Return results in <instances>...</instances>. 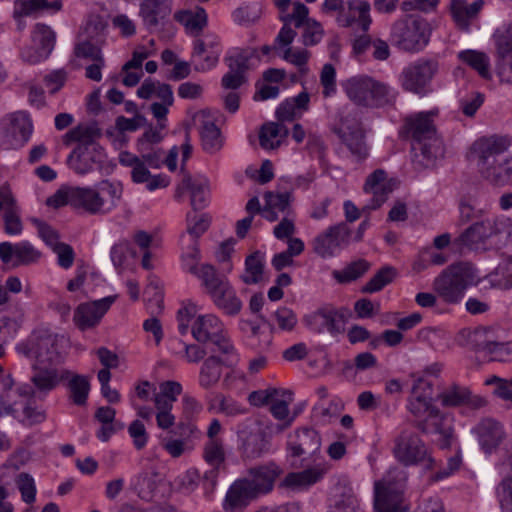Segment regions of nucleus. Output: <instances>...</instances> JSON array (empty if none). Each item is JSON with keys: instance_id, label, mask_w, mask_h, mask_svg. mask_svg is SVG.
Returning a JSON list of instances; mask_svg holds the SVG:
<instances>
[{"instance_id": "1", "label": "nucleus", "mask_w": 512, "mask_h": 512, "mask_svg": "<svg viewBox=\"0 0 512 512\" xmlns=\"http://www.w3.org/2000/svg\"><path fill=\"white\" fill-rule=\"evenodd\" d=\"M510 146L508 137L498 135L482 137L473 144L479 172L494 186L502 187L512 180V157L505 155Z\"/></svg>"}, {"instance_id": "2", "label": "nucleus", "mask_w": 512, "mask_h": 512, "mask_svg": "<svg viewBox=\"0 0 512 512\" xmlns=\"http://www.w3.org/2000/svg\"><path fill=\"white\" fill-rule=\"evenodd\" d=\"M439 115V109L421 111L408 116L405 119V129L408 137L414 141L413 149L419 150L425 165L432 163L444 153L443 142L439 137L435 125V119Z\"/></svg>"}, {"instance_id": "3", "label": "nucleus", "mask_w": 512, "mask_h": 512, "mask_svg": "<svg viewBox=\"0 0 512 512\" xmlns=\"http://www.w3.org/2000/svg\"><path fill=\"white\" fill-rule=\"evenodd\" d=\"M478 281L476 269L471 263L460 262L447 267L432 283L434 292L447 304H457L465 290Z\"/></svg>"}, {"instance_id": "4", "label": "nucleus", "mask_w": 512, "mask_h": 512, "mask_svg": "<svg viewBox=\"0 0 512 512\" xmlns=\"http://www.w3.org/2000/svg\"><path fill=\"white\" fill-rule=\"evenodd\" d=\"M123 195L121 183L101 181L97 188L75 187L74 208L90 215H106L114 210Z\"/></svg>"}, {"instance_id": "5", "label": "nucleus", "mask_w": 512, "mask_h": 512, "mask_svg": "<svg viewBox=\"0 0 512 512\" xmlns=\"http://www.w3.org/2000/svg\"><path fill=\"white\" fill-rule=\"evenodd\" d=\"M431 31L426 19L409 15L391 26L390 41L401 51L419 53L428 45Z\"/></svg>"}, {"instance_id": "6", "label": "nucleus", "mask_w": 512, "mask_h": 512, "mask_svg": "<svg viewBox=\"0 0 512 512\" xmlns=\"http://www.w3.org/2000/svg\"><path fill=\"white\" fill-rule=\"evenodd\" d=\"M461 345L489 357V361L512 362V342L498 341L494 331L486 327L463 330L459 336Z\"/></svg>"}, {"instance_id": "7", "label": "nucleus", "mask_w": 512, "mask_h": 512, "mask_svg": "<svg viewBox=\"0 0 512 512\" xmlns=\"http://www.w3.org/2000/svg\"><path fill=\"white\" fill-rule=\"evenodd\" d=\"M391 449L395 459L404 466L421 465L427 470L435 467V460L431 456L425 442L413 430H402L393 440Z\"/></svg>"}, {"instance_id": "8", "label": "nucleus", "mask_w": 512, "mask_h": 512, "mask_svg": "<svg viewBox=\"0 0 512 512\" xmlns=\"http://www.w3.org/2000/svg\"><path fill=\"white\" fill-rule=\"evenodd\" d=\"M191 332L194 339L206 344L211 353L234 355V346L227 336L223 323L214 315H202L194 321Z\"/></svg>"}, {"instance_id": "9", "label": "nucleus", "mask_w": 512, "mask_h": 512, "mask_svg": "<svg viewBox=\"0 0 512 512\" xmlns=\"http://www.w3.org/2000/svg\"><path fill=\"white\" fill-rule=\"evenodd\" d=\"M439 71V62L434 58L421 57L407 65L400 75L402 87L421 97L431 91V82Z\"/></svg>"}, {"instance_id": "10", "label": "nucleus", "mask_w": 512, "mask_h": 512, "mask_svg": "<svg viewBox=\"0 0 512 512\" xmlns=\"http://www.w3.org/2000/svg\"><path fill=\"white\" fill-rule=\"evenodd\" d=\"M341 85L347 97L357 106L377 107L384 96V85L367 75L352 76Z\"/></svg>"}, {"instance_id": "11", "label": "nucleus", "mask_w": 512, "mask_h": 512, "mask_svg": "<svg viewBox=\"0 0 512 512\" xmlns=\"http://www.w3.org/2000/svg\"><path fill=\"white\" fill-rule=\"evenodd\" d=\"M59 336L47 329L35 330L21 351L39 364H56L61 356L58 348Z\"/></svg>"}, {"instance_id": "12", "label": "nucleus", "mask_w": 512, "mask_h": 512, "mask_svg": "<svg viewBox=\"0 0 512 512\" xmlns=\"http://www.w3.org/2000/svg\"><path fill=\"white\" fill-rule=\"evenodd\" d=\"M415 427L424 435H438V446L449 448L454 436L453 418L442 413L437 407L425 415L416 416Z\"/></svg>"}, {"instance_id": "13", "label": "nucleus", "mask_w": 512, "mask_h": 512, "mask_svg": "<svg viewBox=\"0 0 512 512\" xmlns=\"http://www.w3.org/2000/svg\"><path fill=\"white\" fill-rule=\"evenodd\" d=\"M503 222L495 217H486L473 222L457 238L461 246L471 250L484 249L488 241L499 235Z\"/></svg>"}, {"instance_id": "14", "label": "nucleus", "mask_w": 512, "mask_h": 512, "mask_svg": "<svg viewBox=\"0 0 512 512\" xmlns=\"http://www.w3.org/2000/svg\"><path fill=\"white\" fill-rule=\"evenodd\" d=\"M352 231L348 224L340 222L328 227L317 235L313 242V251L322 258L332 257L337 250L349 245Z\"/></svg>"}, {"instance_id": "15", "label": "nucleus", "mask_w": 512, "mask_h": 512, "mask_svg": "<svg viewBox=\"0 0 512 512\" xmlns=\"http://www.w3.org/2000/svg\"><path fill=\"white\" fill-rule=\"evenodd\" d=\"M348 14H343L344 2L343 0H325L322 4V10L325 13L340 12L337 21L344 27L350 26L353 22L358 21L364 31L370 25L369 11L370 5L362 0H350L347 2Z\"/></svg>"}, {"instance_id": "16", "label": "nucleus", "mask_w": 512, "mask_h": 512, "mask_svg": "<svg viewBox=\"0 0 512 512\" xmlns=\"http://www.w3.org/2000/svg\"><path fill=\"white\" fill-rule=\"evenodd\" d=\"M237 436L240 456L244 461L259 459L270 451V438L260 428L245 426L238 431Z\"/></svg>"}, {"instance_id": "17", "label": "nucleus", "mask_w": 512, "mask_h": 512, "mask_svg": "<svg viewBox=\"0 0 512 512\" xmlns=\"http://www.w3.org/2000/svg\"><path fill=\"white\" fill-rule=\"evenodd\" d=\"M282 473V468L274 461H270L249 468L246 476L241 479L248 484V487L259 498L273 490L277 478H279Z\"/></svg>"}, {"instance_id": "18", "label": "nucleus", "mask_w": 512, "mask_h": 512, "mask_svg": "<svg viewBox=\"0 0 512 512\" xmlns=\"http://www.w3.org/2000/svg\"><path fill=\"white\" fill-rule=\"evenodd\" d=\"M115 300L116 296H107L99 300L79 304L73 316L77 328L85 331L98 325Z\"/></svg>"}, {"instance_id": "19", "label": "nucleus", "mask_w": 512, "mask_h": 512, "mask_svg": "<svg viewBox=\"0 0 512 512\" xmlns=\"http://www.w3.org/2000/svg\"><path fill=\"white\" fill-rule=\"evenodd\" d=\"M104 150L99 145H78L68 156L69 166L79 175L100 169L104 161Z\"/></svg>"}, {"instance_id": "20", "label": "nucleus", "mask_w": 512, "mask_h": 512, "mask_svg": "<svg viewBox=\"0 0 512 512\" xmlns=\"http://www.w3.org/2000/svg\"><path fill=\"white\" fill-rule=\"evenodd\" d=\"M407 473L404 469H390L386 477V512H408L404 499Z\"/></svg>"}, {"instance_id": "21", "label": "nucleus", "mask_w": 512, "mask_h": 512, "mask_svg": "<svg viewBox=\"0 0 512 512\" xmlns=\"http://www.w3.org/2000/svg\"><path fill=\"white\" fill-rule=\"evenodd\" d=\"M40 257L41 252L28 241H21L16 244L11 242L0 243L1 261L4 264H10L13 268L35 263Z\"/></svg>"}, {"instance_id": "22", "label": "nucleus", "mask_w": 512, "mask_h": 512, "mask_svg": "<svg viewBox=\"0 0 512 512\" xmlns=\"http://www.w3.org/2000/svg\"><path fill=\"white\" fill-rule=\"evenodd\" d=\"M442 406L444 407H460L466 406L470 409L477 410L484 407L487 401L471 392L468 387L453 384L446 388L438 395Z\"/></svg>"}, {"instance_id": "23", "label": "nucleus", "mask_w": 512, "mask_h": 512, "mask_svg": "<svg viewBox=\"0 0 512 512\" xmlns=\"http://www.w3.org/2000/svg\"><path fill=\"white\" fill-rule=\"evenodd\" d=\"M321 438L318 432L312 428L296 430L289 436L287 449L291 457L298 458L304 455L311 456L319 451Z\"/></svg>"}, {"instance_id": "24", "label": "nucleus", "mask_w": 512, "mask_h": 512, "mask_svg": "<svg viewBox=\"0 0 512 512\" xmlns=\"http://www.w3.org/2000/svg\"><path fill=\"white\" fill-rule=\"evenodd\" d=\"M53 364H39L33 363L31 376V382L35 389L40 392L47 394L54 390L60 383L65 380L71 374L69 370H62L59 374L55 367H51Z\"/></svg>"}, {"instance_id": "25", "label": "nucleus", "mask_w": 512, "mask_h": 512, "mask_svg": "<svg viewBox=\"0 0 512 512\" xmlns=\"http://www.w3.org/2000/svg\"><path fill=\"white\" fill-rule=\"evenodd\" d=\"M434 391L432 382L419 378L415 381L409 397L408 409L416 416L425 415L436 408L433 405Z\"/></svg>"}, {"instance_id": "26", "label": "nucleus", "mask_w": 512, "mask_h": 512, "mask_svg": "<svg viewBox=\"0 0 512 512\" xmlns=\"http://www.w3.org/2000/svg\"><path fill=\"white\" fill-rule=\"evenodd\" d=\"M485 453H492L504 440L505 431L498 421L492 418L482 419L472 430Z\"/></svg>"}, {"instance_id": "27", "label": "nucleus", "mask_w": 512, "mask_h": 512, "mask_svg": "<svg viewBox=\"0 0 512 512\" xmlns=\"http://www.w3.org/2000/svg\"><path fill=\"white\" fill-rule=\"evenodd\" d=\"M2 123L15 145L22 147L29 141L33 132V124L28 113L23 111L10 113L2 119Z\"/></svg>"}, {"instance_id": "28", "label": "nucleus", "mask_w": 512, "mask_h": 512, "mask_svg": "<svg viewBox=\"0 0 512 512\" xmlns=\"http://www.w3.org/2000/svg\"><path fill=\"white\" fill-rule=\"evenodd\" d=\"M252 54L241 50L235 55L225 58L229 68V71L224 74L221 80V84L225 89L236 90L246 82L245 73Z\"/></svg>"}, {"instance_id": "29", "label": "nucleus", "mask_w": 512, "mask_h": 512, "mask_svg": "<svg viewBox=\"0 0 512 512\" xmlns=\"http://www.w3.org/2000/svg\"><path fill=\"white\" fill-rule=\"evenodd\" d=\"M257 498L248 484L239 478L228 488L222 508L225 512H243Z\"/></svg>"}, {"instance_id": "30", "label": "nucleus", "mask_w": 512, "mask_h": 512, "mask_svg": "<svg viewBox=\"0 0 512 512\" xmlns=\"http://www.w3.org/2000/svg\"><path fill=\"white\" fill-rule=\"evenodd\" d=\"M199 123L202 148L209 154L218 152L223 146L221 131L205 110L198 112L194 118Z\"/></svg>"}, {"instance_id": "31", "label": "nucleus", "mask_w": 512, "mask_h": 512, "mask_svg": "<svg viewBox=\"0 0 512 512\" xmlns=\"http://www.w3.org/2000/svg\"><path fill=\"white\" fill-rule=\"evenodd\" d=\"M303 321L315 333L327 331L331 334H337L340 332L338 314L333 307H321L306 315Z\"/></svg>"}, {"instance_id": "32", "label": "nucleus", "mask_w": 512, "mask_h": 512, "mask_svg": "<svg viewBox=\"0 0 512 512\" xmlns=\"http://www.w3.org/2000/svg\"><path fill=\"white\" fill-rule=\"evenodd\" d=\"M172 0H142L139 7V16L144 26L149 30L158 27L161 20L170 15Z\"/></svg>"}, {"instance_id": "33", "label": "nucleus", "mask_w": 512, "mask_h": 512, "mask_svg": "<svg viewBox=\"0 0 512 512\" xmlns=\"http://www.w3.org/2000/svg\"><path fill=\"white\" fill-rule=\"evenodd\" d=\"M217 354L218 353H212L203 361L200 367L198 383L199 386L205 390L212 389L218 384L222 375V366H228L232 362L229 359L231 356L221 358Z\"/></svg>"}, {"instance_id": "34", "label": "nucleus", "mask_w": 512, "mask_h": 512, "mask_svg": "<svg viewBox=\"0 0 512 512\" xmlns=\"http://www.w3.org/2000/svg\"><path fill=\"white\" fill-rule=\"evenodd\" d=\"M336 133L357 160L366 158L368 150L364 140V131L358 123H354L351 126L341 124L340 127L336 129Z\"/></svg>"}, {"instance_id": "35", "label": "nucleus", "mask_w": 512, "mask_h": 512, "mask_svg": "<svg viewBox=\"0 0 512 512\" xmlns=\"http://www.w3.org/2000/svg\"><path fill=\"white\" fill-rule=\"evenodd\" d=\"M363 192L370 198L363 206L362 212L369 214L379 209L384 203V169H376L368 175L363 186Z\"/></svg>"}, {"instance_id": "36", "label": "nucleus", "mask_w": 512, "mask_h": 512, "mask_svg": "<svg viewBox=\"0 0 512 512\" xmlns=\"http://www.w3.org/2000/svg\"><path fill=\"white\" fill-rule=\"evenodd\" d=\"M327 469L315 466L300 472H290L280 483V487L291 490H303L319 482L326 474Z\"/></svg>"}, {"instance_id": "37", "label": "nucleus", "mask_w": 512, "mask_h": 512, "mask_svg": "<svg viewBox=\"0 0 512 512\" xmlns=\"http://www.w3.org/2000/svg\"><path fill=\"white\" fill-rule=\"evenodd\" d=\"M484 6V0L468 3L466 0H451L450 11L456 24L467 30Z\"/></svg>"}, {"instance_id": "38", "label": "nucleus", "mask_w": 512, "mask_h": 512, "mask_svg": "<svg viewBox=\"0 0 512 512\" xmlns=\"http://www.w3.org/2000/svg\"><path fill=\"white\" fill-rule=\"evenodd\" d=\"M102 136V130L96 121L79 124L69 130L63 136V143L70 145L73 142H79L78 145H97L95 141Z\"/></svg>"}, {"instance_id": "39", "label": "nucleus", "mask_w": 512, "mask_h": 512, "mask_svg": "<svg viewBox=\"0 0 512 512\" xmlns=\"http://www.w3.org/2000/svg\"><path fill=\"white\" fill-rule=\"evenodd\" d=\"M214 304L227 315H237L242 308V302L236 295L235 290L230 282L210 295Z\"/></svg>"}, {"instance_id": "40", "label": "nucleus", "mask_w": 512, "mask_h": 512, "mask_svg": "<svg viewBox=\"0 0 512 512\" xmlns=\"http://www.w3.org/2000/svg\"><path fill=\"white\" fill-rule=\"evenodd\" d=\"M289 135L288 128L280 123L267 122L264 123L259 131V144L265 150H273L278 148L282 139Z\"/></svg>"}, {"instance_id": "41", "label": "nucleus", "mask_w": 512, "mask_h": 512, "mask_svg": "<svg viewBox=\"0 0 512 512\" xmlns=\"http://www.w3.org/2000/svg\"><path fill=\"white\" fill-rule=\"evenodd\" d=\"M16 9L14 10V18L26 17L34 15L42 10L59 11L62 8L61 0H20L16 2Z\"/></svg>"}, {"instance_id": "42", "label": "nucleus", "mask_w": 512, "mask_h": 512, "mask_svg": "<svg viewBox=\"0 0 512 512\" xmlns=\"http://www.w3.org/2000/svg\"><path fill=\"white\" fill-rule=\"evenodd\" d=\"M32 41L42 51V56H49L56 44V33L48 25L37 23L32 30Z\"/></svg>"}, {"instance_id": "43", "label": "nucleus", "mask_w": 512, "mask_h": 512, "mask_svg": "<svg viewBox=\"0 0 512 512\" xmlns=\"http://www.w3.org/2000/svg\"><path fill=\"white\" fill-rule=\"evenodd\" d=\"M67 379V387L70 392V399L75 405L84 406L87 403L90 391L89 378L87 376L74 374L71 372Z\"/></svg>"}, {"instance_id": "44", "label": "nucleus", "mask_w": 512, "mask_h": 512, "mask_svg": "<svg viewBox=\"0 0 512 512\" xmlns=\"http://www.w3.org/2000/svg\"><path fill=\"white\" fill-rule=\"evenodd\" d=\"M174 19L192 33H199L207 24V14L202 7H198L195 12L191 10L177 11L174 14Z\"/></svg>"}, {"instance_id": "45", "label": "nucleus", "mask_w": 512, "mask_h": 512, "mask_svg": "<svg viewBox=\"0 0 512 512\" xmlns=\"http://www.w3.org/2000/svg\"><path fill=\"white\" fill-rule=\"evenodd\" d=\"M370 268V264L364 259L352 261L341 270L332 272L333 278L341 284H347L361 278Z\"/></svg>"}, {"instance_id": "46", "label": "nucleus", "mask_w": 512, "mask_h": 512, "mask_svg": "<svg viewBox=\"0 0 512 512\" xmlns=\"http://www.w3.org/2000/svg\"><path fill=\"white\" fill-rule=\"evenodd\" d=\"M263 271V255L260 251H255L246 257L245 273L240 278L245 284H257L262 280Z\"/></svg>"}, {"instance_id": "47", "label": "nucleus", "mask_w": 512, "mask_h": 512, "mask_svg": "<svg viewBox=\"0 0 512 512\" xmlns=\"http://www.w3.org/2000/svg\"><path fill=\"white\" fill-rule=\"evenodd\" d=\"M159 474L156 471H143L136 477L134 489L137 495L145 501H151L157 490V478Z\"/></svg>"}, {"instance_id": "48", "label": "nucleus", "mask_w": 512, "mask_h": 512, "mask_svg": "<svg viewBox=\"0 0 512 512\" xmlns=\"http://www.w3.org/2000/svg\"><path fill=\"white\" fill-rule=\"evenodd\" d=\"M459 58L472 69L476 70L482 78L487 80L491 79L490 60L485 53L467 50L460 52Z\"/></svg>"}, {"instance_id": "49", "label": "nucleus", "mask_w": 512, "mask_h": 512, "mask_svg": "<svg viewBox=\"0 0 512 512\" xmlns=\"http://www.w3.org/2000/svg\"><path fill=\"white\" fill-rule=\"evenodd\" d=\"M196 277L202 281V285L205 287L209 295L216 292L219 288L229 282L225 276L220 275L216 268L210 264H202Z\"/></svg>"}, {"instance_id": "50", "label": "nucleus", "mask_w": 512, "mask_h": 512, "mask_svg": "<svg viewBox=\"0 0 512 512\" xmlns=\"http://www.w3.org/2000/svg\"><path fill=\"white\" fill-rule=\"evenodd\" d=\"M108 22L98 14L88 17L84 27L85 38L105 44Z\"/></svg>"}, {"instance_id": "51", "label": "nucleus", "mask_w": 512, "mask_h": 512, "mask_svg": "<svg viewBox=\"0 0 512 512\" xmlns=\"http://www.w3.org/2000/svg\"><path fill=\"white\" fill-rule=\"evenodd\" d=\"M209 199V181L204 177L193 179L191 191V206L193 210H201L208 204Z\"/></svg>"}, {"instance_id": "52", "label": "nucleus", "mask_w": 512, "mask_h": 512, "mask_svg": "<svg viewBox=\"0 0 512 512\" xmlns=\"http://www.w3.org/2000/svg\"><path fill=\"white\" fill-rule=\"evenodd\" d=\"M104 44L97 41L84 38L74 47V55L78 58L90 59L92 61H102V47Z\"/></svg>"}, {"instance_id": "53", "label": "nucleus", "mask_w": 512, "mask_h": 512, "mask_svg": "<svg viewBox=\"0 0 512 512\" xmlns=\"http://www.w3.org/2000/svg\"><path fill=\"white\" fill-rule=\"evenodd\" d=\"M495 42V56L512 53V24H504L497 28L493 34Z\"/></svg>"}, {"instance_id": "54", "label": "nucleus", "mask_w": 512, "mask_h": 512, "mask_svg": "<svg viewBox=\"0 0 512 512\" xmlns=\"http://www.w3.org/2000/svg\"><path fill=\"white\" fill-rule=\"evenodd\" d=\"M204 459L212 466H219L225 461L223 440H208L204 446Z\"/></svg>"}, {"instance_id": "55", "label": "nucleus", "mask_w": 512, "mask_h": 512, "mask_svg": "<svg viewBox=\"0 0 512 512\" xmlns=\"http://www.w3.org/2000/svg\"><path fill=\"white\" fill-rule=\"evenodd\" d=\"M17 487L21 493L22 500L32 504L36 499V485L33 477L25 472L20 473L16 478Z\"/></svg>"}, {"instance_id": "56", "label": "nucleus", "mask_w": 512, "mask_h": 512, "mask_svg": "<svg viewBox=\"0 0 512 512\" xmlns=\"http://www.w3.org/2000/svg\"><path fill=\"white\" fill-rule=\"evenodd\" d=\"M187 232L195 239L199 238L210 226V217L207 214H187Z\"/></svg>"}, {"instance_id": "57", "label": "nucleus", "mask_w": 512, "mask_h": 512, "mask_svg": "<svg viewBox=\"0 0 512 512\" xmlns=\"http://www.w3.org/2000/svg\"><path fill=\"white\" fill-rule=\"evenodd\" d=\"M320 84L323 87L322 94L325 98L336 93V70L330 63L324 64L320 73Z\"/></svg>"}, {"instance_id": "58", "label": "nucleus", "mask_w": 512, "mask_h": 512, "mask_svg": "<svg viewBox=\"0 0 512 512\" xmlns=\"http://www.w3.org/2000/svg\"><path fill=\"white\" fill-rule=\"evenodd\" d=\"M495 73L501 83L512 85V53L495 56Z\"/></svg>"}, {"instance_id": "59", "label": "nucleus", "mask_w": 512, "mask_h": 512, "mask_svg": "<svg viewBox=\"0 0 512 512\" xmlns=\"http://www.w3.org/2000/svg\"><path fill=\"white\" fill-rule=\"evenodd\" d=\"M496 493L502 512H512V476L505 477L499 483Z\"/></svg>"}, {"instance_id": "60", "label": "nucleus", "mask_w": 512, "mask_h": 512, "mask_svg": "<svg viewBox=\"0 0 512 512\" xmlns=\"http://www.w3.org/2000/svg\"><path fill=\"white\" fill-rule=\"evenodd\" d=\"M75 187H63L57 190L46 200L48 206L59 208L65 205L74 207L75 205Z\"/></svg>"}, {"instance_id": "61", "label": "nucleus", "mask_w": 512, "mask_h": 512, "mask_svg": "<svg viewBox=\"0 0 512 512\" xmlns=\"http://www.w3.org/2000/svg\"><path fill=\"white\" fill-rule=\"evenodd\" d=\"M265 201L267 206L273 208L280 212H286L287 215L291 214L290 210V201L291 194L288 192L284 193H274V192H266L265 193Z\"/></svg>"}, {"instance_id": "62", "label": "nucleus", "mask_w": 512, "mask_h": 512, "mask_svg": "<svg viewBox=\"0 0 512 512\" xmlns=\"http://www.w3.org/2000/svg\"><path fill=\"white\" fill-rule=\"evenodd\" d=\"M324 35L321 24L315 20H307L304 32L302 34V43L305 46L318 44Z\"/></svg>"}, {"instance_id": "63", "label": "nucleus", "mask_w": 512, "mask_h": 512, "mask_svg": "<svg viewBox=\"0 0 512 512\" xmlns=\"http://www.w3.org/2000/svg\"><path fill=\"white\" fill-rule=\"evenodd\" d=\"M484 214L485 211L483 209L476 208L466 200H461L459 204V222L461 224H467L471 221L475 222L482 218H486Z\"/></svg>"}, {"instance_id": "64", "label": "nucleus", "mask_w": 512, "mask_h": 512, "mask_svg": "<svg viewBox=\"0 0 512 512\" xmlns=\"http://www.w3.org/2000/svg\"><path fill=\"white\" fill-rule=\"evenodd\" d=\"M278 328L282 331H292L298 320L296 314L287 307H280L274 313Z\"/></svg>"}]
</instances>
